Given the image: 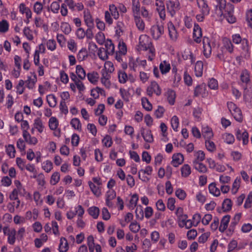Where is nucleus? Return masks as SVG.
Instances as JSON below:
<instances>
[{
	"label": "nucleus",
	"instance_id": "obj_5",
	"mask_svg": "<svg viewBox=\"0 0 252 252\" xmlns=\"http://www.w3.org/2000/svg\"><path fill=\"white\" fill-rule=\"evenodd\" d=\"M234 7L232 4H228L227 9L225 10L224 14L222 17H218L220 20L225 18L229 23H234L236 22V19L233 15Z\"/></svg>",
	"mask_w": 252,
	"mask_h": 252
},
{
	"label": "nucleus",
	"instance_id": "obj_48",
	"mask_svg": "<svg viewBox=\"0 0 252 252\" xmlns=\"http://www.w3.org/2000/svg\"><path fill=\"white\" fill-rule=\"evenodd\" d=\"M6 152L7 155L10 158H13L15 157V149L13 145L9 144L5 146Z\"/></svg>",
	"mask_w": 252,
	"mask_h": 252
},
{
	"label": "nucleus",
	"instance_id": "obj_24",
	"mask_svg": "<svg viewBox=\"0 0 252 252\" xmlns=\"http://www.w3.org/2000/svg\"><path fill=\"white\" fill-rule=\"evenodd\" d=\"M230 216L229 215H225L222 218L219 227V230L220 232H223L226 229L228 223L230 221Z\"/></svg>",
	"mask_w": 252,
	"mask_h": 252
},
{
	"label": "nucleus",
	"instance_id": "obj_36",
	"mask_svg": "<svg viewBox=\"0 0 252 252\" xmlns=\"http://www.w3.org/2000/svg\"><path fill=\"white\" fill-rule=\"evenodd\" d=\"M209 192L215 196H219L220 194V189L216 187L215 183H212L208 187Z\"/></svg>",
	"mask_w": 252,
	"mask_h": 252
},
{
	"label": "nucleus",
	"instance_id": "obj_9",
	"mask_svg": "<svg viewBox=\"0 0 252 252\" xmlns=\"http://www.w3.org/2000/svg\"><path fill=\"white\" fill-rule=\"evenodd\" d=\"M146 64L147 62L145 60H141L139 58H137L136 59L131 58L128 63V66L131 69L135 71L137 69L140 67L145 68Z\"/></svg>",
	"mask_w": 252,
	"mask_h": 252
},
{
	"label": "nucleus",
	"instance_id": "obj_3",
	"mask_svg": "<svg viewBox=\"0 0 252 252\" xmlns=\"http://www.w3.org/2000/svg\"><path fill=\"white\" fill-rule=\"evenodd\" d=\"M2 230L4 235L7 236V242L8 244L11 245H14L17 239L16 229L7 226H4Z\"/></svg>",
	"mask_w": 252,
	"mask_h": 252
},
{
	"label": "nucleus",
	"instance_id": "obj_58",
	"mask_svg": "<svg viewBox=\"0 0 252 252\" xmlns=\"http://www.w3.org/2000/svg\"><path fill=\"white\" fill-rule=\"evenodd\" d=\"M141 14L143 17L145 18L146 20L148 21H151L152 14L150 13L145 7L143 6L141 7Z\"/></svg>",
	"mask_w": 252,
	"mask_h": 252
},
{
	"label": "nucleus",
	"instance_id": "obj_23",
	"mask_svg": "<svg viewBox=\"0 0 252 252\" xmlns=\"http://www.w3.org/2000/svg\"><path fill=\"white\" fill-rule=\"evenodd\" d=\"M115 48H99L98 51V55L100 59L102 60H105L107 59L108 55L110 53L108 52V49L110 50V53H113L114 52Z\"/></svg>",
	"mask_w": 252,
	"mask_h": 252
},
{
	"label": "nucleus",
	"instance_id": "obj_7",
	"mask_svg": "<svg viewBox=\"0 0 252 252\" xmlns=\"http://www.w3.org/2000/svg\"><path fill=\"white\" fill-rule=\"evenodd\" d=\"M146 93L149 96H152L153 94L159 96L161 94V89L159 85L156 81L151 82L150 85L147 87Z\"/></svg>",
	"mask_w": 252,
	"mask_h": 252
},
{
	"label": "nucleus",
	"instance_id": "obj_22",
	"mask_svg": "<svg viewBox=\"0 0 252 252\" xmlns=\"http://www.w3.org/2000/svg\"><path fill=\"white\" fill-rule=\"evenodd\" d=\"M141 132L146 142L151 143L153 141V137L151 130L141 128Z\"/></svg>",
	"mask_w": 252,
	"mask_h": 252
},
{
	"label": "nucleus",
	"instance_id": "obj_29",
	"mask_svg": "<svg viewBox=\"0 0 252 252\" xmlns=\"http://www.w3.org/2000/svg\"><path fill=\"white\" fill-rule=\"evenodd\" d=\"M202 133L206 140L211 139L214 136L212 128L207 126L202 127Z\"/></svg>",
	"mask_w": 252,
	"mask_h": 252
},
{
	"label": "nucleus",
	"instance_id": "obj_10",
	"mask_svg": "<svg viewBox=\"0 0 252 252\" xmlns=\"http://www.w3.org/2000/svg\"><path fill=\"white\" fill-rule=\"evenodd\" d=\"M153 172V168L151 166H147L144 169H141L138 172V178L142 182H148L150 178L145 176V174L151 175Z\"/></svg>",
	"mask_w": 252,
	"mask_h": 252
},
{
	"label": "nucleus",
	"instance_id": "obj_18",
	"mask_svg": "<svg viewBox=\"0 0 252 252\" xmlns=\"http://www.w3.org/2000/svg\"><path fill=\"white\" fill-rule=\"evenodd\" d=\"M139 44L141 47H151L152 46L151 39L147 35L143 34L140 36Z\"/></svg>",
	"mask_w": 252,
	"mask_h": 252
},
{
	"label": "nucleus",
	"instance_id": "obj_21",
	"mask_svg": "<svg viewBox=\"0 0 252 252\" xmlns=\"http://www.w3.org/2000/svg\"><path fill=\"white\" fill-rule=\"evenodd\" d=\"M193 36L196 42H200L202 37V31L201 28L197 24H194V25Z\"/></svg>",
	"mask_w": 252,
	"mask_h": 252
},
{
	"label": "nucleus",
	"instance_id": "obj_39",
	"mask_svg": "<svg viewBox=\"0 0 252 252\" xmlns=\"http://www.w3.org/2000/svg\"><path fill=\"white\" fill-rule=\"evenodd\" d=\"M46 100L50 107L54 108L57 105V99L55 95L53 94L47 95Z\"/></svg>",
	"mask_w": 252,
	"mask_h": 252
},
{
	"label": "nucleus",
	"instance_id": "obj_28",
	"mask_svg": "<svg viewBox=\"0 0 252 252\" xmlns=\"http://www.w3.org/2000/svg\"><path fill=\"white\" fill-rule=\"evenodd\" d=\"M37 81L36 76L35 74H33L32 76H28V80L25 82L26 83L27 87L31 90L35 86Z\"/></svg>",
	"mask_w": 252,
	"mask_h": 252
},
{
	"label": "nucleus",
	"instance_id": "obj_33",
	"mask_svg": "<svg viewBox=\"0 0 252 252\" xmlns=\"http://www.w3.org/2000/svg\"><path fill=\"white\" fill-rule=\"evenodd\" d=\"M89 186L91 191L96 196H99L101 194L100 186L95 185L91 181L88 182Z\"/></svg>",
	"mask_w": 252,
	"mask_h": 252
},
{
	"label": "nucleus",
	"instance_id": "obj_40",
	"mask_svg": "<svg viewBox=\"0 0 252 252\" xmlns=\"http://www.w3.org/2000/svg\"><path fill=\"white\" fill-rule=\"evenodd\" d=\"M109 10L108 11L115 19L117 20L119 18L120 14L118 8L114 4H110L109 6Z\"/></svg>",
	"mask_w": 252,
	"mask_h": 252
},
{
	"label": "nucleus",
	"instance_id": "obj_12",
	"mask_svg": "<svg viewBox=\"0 0 252 252\" xmlns=\"http://www.w3.org/2000/svg\"><path fill=\"white\" fill-rule=\"evenodd\" d=\"M167 28L170 39L173 41H176L178 33L172 22L169 21L167 23Z\"/></svg>",
	"mask_w": 252,
	"mask_h": 252
},
{
	"label": "nucleus",
	"instance_id": "obj_57",
	"mask_svg": "<svg viewBox=\"0 0 252 252\" xmlns=\"http://www.w3.org/2000/svg\"><path fill=\"white\" fill-rule=\"evenodd\" d=\"M171 125L175 131H177L179 126V120L177 116L172 117L171 120Z\"/></svg>",
	"mask_w": 252,
	"mask_h": 252
},
{
	"label": "nucleus",
	"instance_id": "obj_32",
	"mask_svg": "<svg viewBox=\"0 0 252 252\" xmlns=\"http://www.w3.org/2000/svg\"><path fill=\"white\" fill-rule=\"evenodd\" d=\"M181 176L183 177L187 178L191 173V168L190 165L188 164H184L181 168Z\"/></svg>",
	"mask_w": 252,
	"mask_h": 252
},
{
	"label": "nucleus",
	"instance_id": "obj_27",
	"mask_svg": "<svg viewBox=\"0 0 252 252\" xmlns=\"http://www.w3.org/2000/svg\"><path fill=\"white\" fill-rule=\"evenodd\" d=\"M33 126L39 133H41L44 129L42 121L39 118H37L34 120Z\"/></svg>",
	"mask_w": 252,
	"mask_h": 252
},
{
	"label": "nucleus",
	"instance_id": "obj_2",
	"mask_svg": "<svg viewBox=\"0 0 252 252\" xmlns=\"http://www.w3.org/2000/svg\"><path fill=\"white\" fill-rule=\"evenodd\" d=\"M18 8L20 14L25 17L24 22L27 24H29L32 15L31 8L23 2L19 4Z\"/></svg>",
	"mask_w": 252,
	"mask_h": 252
},
{
	"label": "nucleus",
	"instance_id": "obj_46",
	"mask_svg": "<svg viewBox=\"0 0 252 252\" xmlns=\"http://www.w3.org/2000/svg\"><path fill=\"white\" fill-rule=\"evenodd\" d=\"M25 168L30 172L33 174V176H31V178L34 179L36 178L37 172L34 164L28 163L25 165Z\"/></svg>",
	"mask_w": 252,
	"mask_h": 252
},
{
	"label": "nucleus",
	"instance_id": "obj_20",
	"mask_svg": "<svg viewBox=\"0 0 252 252\" xmlns=\"http://www.w3.org/2000/svg\"><path fill=\"white\" fill-rule=\"evenodd\" d=\"M24 141L29 145H36L38 142L37 139L34 136H32L28 131L22 133Z\"/></svg>",
	"mask_w": 252,
	"mask_h": 252
},
{
	"label": "nucleus",
	"instance_id": "obj_63",
	"mask_svg": "<svg viewBox=\"0 0 252 252\" xmlns=\"http://www.w3.org/2000/svg\"><path fill=\"white\" fill-rule=\"evenodd\" d=\"M129 228L133 233L138 232L140 229V225L136 221L132 222L129 225Z\"/></svg>",
	"mask_w": 252,
	"mask_h": 252
},
{
	"label": "nucleus",
	"instance_id": "obj_6",
	"mask_svg": "<svg viewBox=\"0 0 252 252\" xmlns=\"http://www.w3.org/2000/svg\"><path fill=\"white\" fill-rule=\"evenodd\" d=\"M216 4L215 6V13L217 17H222L225 10L227 9L228 4L226 5V0H215Z\"/></svg>",
	"mask_w": 252,
	"mask_h": 252
},
{
	"label": "nucleus",
	"instance_id": "obj_35",
	"mask_svg": "<svg viewBox=\"0 0 252 252\" xmlns=\"http://www.w3.org/2000/svg\"><path fill=\"white\" fill-rule=\"evenodd\" d=\"M203 70V64L201 61H197L195 65L194 71L197 77H200L202 75Z\"/></svg>",
	"mask_w": 252,
	"mask_h": 252
},
{
	"label": "nucleus",
	"instance_id": "obj_38",
	"mask_svg": "<svg viewBox=\"0 0 252 252\" xmlns=\"http://www.w3.org/2000/svg\"><path fill=\"white\" fill-rule=\"evenodd\" d=\"M114 69L113 63L110 61H107L105 63L104 67L101 71H104L110 74L114 71Z\"/></svg>",
	"mask_w": 252,
	"mask_h": 252
},
{
	"label": "nucleus",
	"instance_id": "obj_52",
	"mask_svg": "<svg viewBox=\"0 0 252 252\" xmlns=\"http://www.w3.org/2000/svg\"><path fill=\"white\" fill-rule=\"evenodd\" d=\"M60 27L62 31L66 34H68L71 31V26L67 22H62Z\"/></svg>",
	"mask_w": 252,
	"mask_h": 252
},
{
	"label": "nucleus",
	"instance_id": "obj_37",
	"mask_svg": "<svg viewBox=\"0 0 252 252\" xmlns=\"http://www.w3.org/2000/svg\"><path fill=\"white\" fill-rule=\"evenodd\" d=\"M9 30V23L8 21L3 19L0 21V33H5Z\"/></svg>",
	"mask_w": 252,
	"mask_h": 252
},
{
	"label": "nucleus",
	"instance_id": "obj_56",
	"mask_svg": "<svg viewBox=\"0 0 252 252\" xmlns=\"http://www.w3.org/2000/svg\"><path fill=\"white\" fill-rule=\"evenodd\" d=\"M127 53V48H119V51L116 53V59L119 62L122 61V57L125 56Z\"/></svg>",
	"mask_w": 252,
	"mask_h": 252
},
{
	"label": "nucleus",
	"instance_id": "obj_49",
	"mask_svg": "<svg viewBox=\"0 0 252 252\" xmlns=\"http://www.w3.org/2000/svg\"><path fill=\"white\" fill-rule=\"evenodd\" d=\"M88 213L94 219H97L99 214V209L98 207L93 206L88 209Z\"/></svg>",
	"mask_w": 252,
	"mask_h": 252
},
{
	"label": "nucleus",
	"instance_id": "obj_64",
	"mask_svg": "<svg viewBox=\"0 0 252 252\" xmlns=\"http://www.w3.org/2000/svg\"><path fill=\"white\" fill-rule=\"evenodd\" d=\"M205 146L207 149L211 152H213L216 150V147L215 143L210 140V139L206 140L205 141Z\"/></svg>",
	"mask_w": 252,
	"mask_h": 252
},
{
	"label": "nucleus",
	"instance_id": "obj_17",
	"mask_svg": "<svg viewBox=\"0 0 252 252\" xmlns=\"http://www.w3.org/2000/svg\"><path fill=\"white\" fill-rule=\"evenodd\" d=\"M236 136L237 140H242L243 144L246 145L249 142V134L246 131H242L240 129L236 130Z\"/></svg>",
	"mask_w": 252,
	"mask_h": 252
},
{
	"label": "nucleus",
	"instance_id": "obj_60",
	"mask_svg": "<svg viewBox=\"0 0 252 252\" xmlns=\"http://www.w3.org/2000/svg\"><path fill=\"white\" fill-rule=\"evenodd\" d=\"M167 100L168 102L171 104H174L175 99V93L172 90H168L166 93Z\"/></svg>",
	"mask_w": 252,
	"mask_h": 252
},
{
	"label": "nucleus",
	"instance_id": "obj_11",
	"mask_svg": "<svg viewBox=\"0 0 252 252\" xmlns=\"http://www.w3.org/2000/svg\"><path fill=\"white\" fill-rule=\"evenodd\" d=\"M151 33L154 38L158 39L164 33L163 27L158 25L153 26L151 28Z\"/></svg>",
	"mask_w": 252,
	"mask_h": 252
},
{
	"label": "nucleus",
	"instance_id": "obj_61",
	"mask_svg": "<svg viewBox=\"0 0 252 252\" xmlns=\"http://www.w3.org/2000/svg\"><path fill=\"white\" fill-rule=\"evenodd\" d=\"M234 119L239 122H241L243 120V116L241 110L238 108L231 113Z\"/></svg>",
	"mask_w": 252,
	"mask_h": 252
},
{
	"label": "nucleus",
	"instance_id": "obj_62",
	"mask_svg": "<svg viewBox=\"0 0 252 252\" xmlns=\"http://www.w3.org/2000/svg\"><path fill=\"white\" fill-rule=\"evenodd\" d=\"M87 245L89 247V251L93 252L94 250L95 244L94 243V238L92 235H90L87 237Z\"/></svg>",
	"mask_w": 252,
	"mask_h": 252
},
{
	"label": "nucleus",
	"instance_id": "obj_47",
	"mask_svg": "<svg viewBox=\"0 0 252 252\" xmlns=\"http://www.w3.org/2000/svg\"><path fill=\"white\" fill-rule=\"evenodd\" d=\"M88 51L87 48H82L77 54V59L80 61H82L88 57Z\"/></svg>",
	"mask_w": 252,
	"mask_h": 252
},
{
	"label": "nucleus",
	"instance_id": "obj_41",
	"mask_svg": "<svg viewBox=\"0 0 252 252\" xmlns=\"http://www.w3.org/2000/svg\"><path fill=\"white\" fill-rule=\"evenodd\" d=\"M42 168L47 173H49L53 168L52 162L49 160H46L42 163Z\"/></svg>",
	"mask_w": 252,
	"mask_h": 252
},
{
	"label": "nucleus",
	"instance_id": "obj_50",
	"mask_svg": "<svg viewBox=\"0 0 252 252\" xmlns=\"http://www.w3.org/2000/svg\"><path fill=\"white\" fill-rule=\"evenodd\" d=\"M43 4L39 1H36L33 6V10L34 12L37 15H40L43 10Z\"/></svg>",
	"mask_w": 252,
	"mask_h": 252
},
{
	"label": "nucleus",
	"instance_id": "obj_34",
	"mask_svg": "<svg viewBox=\"0 0 252 252\" xmlns=\"http://www.w3.org/2000/svg\"><path fill=\"white\" fill-rule=\"evenodd\" d=\"M134 22L138 30L141 32L144 31L145 29V23L140 16H135L134 17Z\"/></svg>",
	"mask_w": 252,
	"mask_h": 252
},
{
	"label": "nucleus",
	"instance_id": "obj_43",
	"mask_svg": "<svg viewBox=\"0 0 252 252\" xmlns=\"http://www.w3.org/2000/svg\"><path fill=\"white\" fill-rule=\"evenodd\" d=\"M241 179L239 177H237L234 180L231 189L232 193L235 194L238 191L240 187Z\"/></svg>",
	"mask_w": 252,
	"mask_h": 252
},
{
	"label": "nucleus",
	"instance_id": "obj_53",
	"mask_svg": "<svg viewBox=\"0 0 252 252\" xmlns=\"http://www.w3.org/2000/svg\"><path fill=\"white\" fill-rule=\"evenodd\" d=\"M60 7V5L58 1H53L51 3L49 9L52 13L57 14L59 13Z\"/></svg>",
	"mask_w": 252,
	"mask_h": 252
},
{
	"label": "nucleus",
	"instance_id": "obj_30",
	"mask_svg": "<svg viewBox=\"0 0 252 252\" xmlns=\"http://www.w3.org/2000/svg\"><path fill=\"white\" fill-rule=\"evenodd\" d=\"M159 69L162 74H166L168 72L170 69L171 66L169 62L166 61L161 62L159 64Z\"/></svg>",
	"mask_w": 252,
	"mask_h": 252
},
{
	"label": "nucleus",
	"instance_id": "obj_19",
	"mask_svg": "<svg viewBox=\"0 0 252 252\" xmlns=\"http://www.w3.org/2000/svg\"><path fill=\"white\" fill-rule=\"evenodd\" d=\"M184 160V156L181 153L175 154L172 156V164L175 167L181 164Z\"/></svg>",
	"mask_w": 252,
	"mask_h": 252
},
{
	"label": "nucleus",
	"instance_id": "obj_16",
	"mask_svg": "<svg viewBox=\"0 0 252 252\" xmlns=\"http://www.w3.org/2000/svg\"><path fill=\"white\" fill-rule=\"evenodd\" d=\"M197 3L201 13L204 15H207L210 12V8L205 0H197Z\"/></svg>",
	"mask_w": 252,
	"mask_h": 252
},
{
	"label": "nucleus",
	"instance_id": "obj_51",
	"mask_svg": "<svg viewBox=\"0 0 252 252\" xmlns=\"http://www.w3.org/2000/svg\"><path fill=\"white\" fill-rule=\"evenodd\" d=\"M70 124L74 129L79 131L81 130V123L79 119L76 118H73L71 120Z\"/></svg>",
	"mask_w": 252,
	"mask_h": 252
},
{
	"label": "nucleus",
	"instance_id": "obj_42",
	"mask_svg": "<svg viewBox=\"0 0 252 252\" xmlns=\"http://www.w3.org/2000/svg\"><path fill=\"white\" fill-rule=\"evenodd\" d=\"M76 73L78 78L81 80H84L86 76L85 70L80 65H77L76 66Z\"/></svg>",
	"mask_w": 252,
	"mask_h": 252
},
{
	"label": "nucleus",
	"instance_id": "obj_44",
	"mask_svg": "<svg viewBox=\"0 0 252 252\" xmlns=\"http://www.w3.org/2000/svg\"><path fill=\"white\" fill-rule=\"evenodd\" d=\"M192 164L194 169L200 173H206L207 171V168L206 166L202 162H196Z\"/></svg>",
	"mask_w": 252,
	"mask_h": 252
},
{
	"label": "nucleus",
	"instance_id": "obj_45",
	"mask_svg": "<svg viewBox=\"0 0 252 252\" xmlns=\"http://www.w3.org/2000/svg\"><path fill=\"white\" fill-rule=\"evenodd\" d=\"M68 246L67 240L64 238H61L59 247V250L61 252H65L68 250Z\"/></svg>",
	"mask_w": 252,
	"mask_h": 252
},
{
	"label": "nucleus",
	"instance_id": "obj_59",
	"mask_svg": "<svg viewBox=\"0 0 252 252\" xmlns=\"http://www.w3.org/2000/svg\"><path fill=\"white\" fill-rule=\"evenodd\" d=\"M142 105L143 108L147 111H151L152 105L146 97H143L141 99Z\"/></svg>",
	"mask_w": 252,
	"mask_h": 252
},
{
	"label": "nucleus",
	"instance_id": "obj_54",
	"mask_svg": "<svg viewBox=\"0 0 252 252\" xmlns=\"http://www.w3.org/2000/svg\"><path fill=\"white\" fill-rule=\"evenodd\" d=\"M232 206V202L231 199L226 198L224 200L222 203V208L224 211H228L231 209Z\"/></svg>",
	"mask_w": 252,
	"mask_h": 252
},
{
	"label": "nucleus",
	"instance_id": "obj_13",
	"mask_svg": "<svg viewBox=\"0 0 252 252\" xmlns=\"http://www.w3.org/2000/svg\"><path fill=\"white\" fill-rule=\"evenodd\" d=\"M100 81L102 84L107 89H110L111 87L110 81L111 75L104 71H101Z\"/></svg>",
	"mask_w": 252,
	"mask_h": 252
},
{
	"label": "nucleus",
	"instance_id": "obj_26",
	"mask_svg": "<svg viewBox=\"0 0 252 252\" xmlns=\"http://www.w3.org/2000/svg\"><path fill=\"white\" fill-rule=\"evenodd\" d=\"M12 202H9L7 204V208L10 213H14L15 212V209H18L20 205V200L18 199H15L12 200Z\"/></svg>",
	"mask_w": 252,
	"mask_h": 252
},
{
	"label": "nucleus",
	"instance_id": "obj_14",
	"mask_svg": "<svg viewBox=\"0 0 252 252\" xmlns=\"http://www.w3.org/2000/svg\"><path fill=\"white\" fill-rule=\"evenodd\" d=\"M84 22L88 27H92L94 26V20L88 9H85L83 12Z\"/></svg>",
	"mask_w": 252,
	"mask_h": 252
},
{
	"label": "nucleus",
	"instance_id": "obj_4",
	"mask_svg": "<svg viewBox=\"0 0 252 252\" xmlns=\"http://www.w3.org/2000/svg\"><path fill=\"white\" fill-rule=\"evenodd\" d=\"M48 126L50 130L53 131V135L57 137L61 136V129L59 127V121L56 117H51L48 121Z\"/></svg>",
	"mask_w": 252,
	"mask_h": 252
},
{
	"label": "nucleus",
	"instance_id": "obj_1",
	"mask_svg": "<svg viewBox=\"0 0 252 252\" xmlns=\"http://www.w3.org/2000/svg\"><path fill=\"white\" fill-rule=\"evenodd\" d=\"M166 9L168 13L171 17H174L181 8L178 0H169L166 2Z\"/></svg>",
	"mask_w": 252,
	"mask_h": 252
},
{
	"label": "nucleus",
	"instance_id": "obj_8",
	"mask_svg": "<svg viewBox=\"0 0 252 252\" xmlns=\"http://www.w3.org/2000/svg\"><path fill=\"white\" fill-rule=\"evenodd\" d=\"M95 39L97 43L100 45H104L105 47H110L112 46L113 47H114V44L111 40L109 39L105 40L104 34L101 32L96 33Z\"/></svg>",
	"mask_w": 252,
	"mask_h": 252
},
{
	"label": "nucleus",
	"instance_id": "obj_25",
	"mask_svg": "<svg viewBox=\"0 0 252 252\" xmlns=\"http://www.w3.org/2000/svg\"><path fill=\"white\" fill-rule=\"evenodd\" d=\"M194 159L192 161V164L195 163L196 162H201L204 160L205 158L204 152L201 150L194 152Z\"/></svg>",
	"mask_w": 252,
	"mask_h": 252
},
{
	"label": "nucleus",
	"instance_id": "obj_31",
	"mask_svg": "<svg viewBox=\"0 0 252 252\" xmlns=\"http://www.w3.org/2000/svg\"><path fill=\"white\" fill-rule=\"evenodd\" d=\"M87 78L91 83L96 84L99 78V75L97 72L93 71L88 73Z\"/></svg>",
	"mask_w": 252,
	"mask_h": 252
},
{
	"label": "nucleus",
	"instance_id": "obj_15",
	"mask_svg": "<svg viewBox=\"0 0 252 252\" xmlns=\"http://www.w3.org/2000/svg\"><path fill=\"white\" fill-rule=\"evenodd\" d=\"M233 42L236 44H240L242 47H247L249 46L248 41L246 38L242 39L239 34H235L232 35Z\"/></svg>",
	"mask_w": 252,
	"mask_h": 252
},
{
	"label": "nucleus",
	"instance_id": "obj_55",
	"mask_svg": "<svg viewBox=\"0 0 252 252\" xmlns=\"http://www.w3.org/2000/svg\"><path fill=\"white\" fill-rule=\"evenodd\" d=\"M60 180V174L58 172H54L50 180V183L52 185H56Z\"/></svg>",
	"mask_w": 252,
	"mask_h": 252
}]
</instances>
